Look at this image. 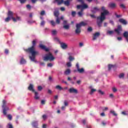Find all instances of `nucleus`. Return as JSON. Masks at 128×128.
Returning a JSON list of instances; mask_svg holds the SVG:
<instances>
[{"mask_svg": "<svg viewBox=\"0 0 128 128\" xmlns=\"http://www.w3.org/2000/svg\"><path fill=\"white\" fill-rule=\"evenodd\" d=\"M36 44V39H35L32 42V46L28 49H24V50L26 52L31 54L32 56H30V58L32 62H36V56L38 54V52L34 50V47Z\"/></svg>", "mask_w": 128, "mask_h": 128, "instance_id": "1", "label": "nucleus"}, {"mask_svg": "<svg viewBox=\"0 0 128 128\" xmlns=\"http://www.w3.org/2000/svg\"><path fill=\"white\" fill-rule=\"evenodd\" d=\"M54 16H56V22L54 21V20H52L50 21V23L52 24V26H56V24H60V18H58V16H60V12H58V8H56L54 12Z\"/></svg>", "mask_w": 128, "mask_h": 128, "instance_id": "2", "label": "nucleus"}, {"mask_svg": "<svg viewBox=\"0 0 128 128\" xmlns=\"http://www.w3.org/2000/svg\"><path fill=\"white\" fill-rule=\"evenodd\" d=\"M88 26V23H86L84 22H82L79 24H76V29L75 30V33L76 34H80L82 32L80 29L82 26Z\"/></svg>", "mask_w": 128, "mask_h": 128, "instance_id": "3", "label": "nucleus"}, {"mask_svg": "<svg viewBox=\"0 0 128 128\" xmlns=\"http://www.w3.org/2000/svg\"><path fill=\"white\" fill-rule=\"evenodd\" d=\"M54 60H56V58L50 52L46 54L45 56L43 57L44 62H54Z\"/></svg>", "mask_w": 128, "mask_h": 128, "instance_id": "4", "label": "nucleus"}, {"mask_svg": "<svg viewBox=\"0 0 128 128\" xmlns=\"http://www.w3.org/2000/svg\"><path fill=\"white\" fill-rule=\"evenodd\" d=\"M97 20V24L99 28H100L102 26V22L104 20H106V17L104 16V14H102V16H98L96 17Z\"/></svg>", "mask_w": 128, "mask_h": 128, "instance_id": "5", "label": "nucleus"}, {"mask_svg": "<svg viewBox=\"0 0 128 128\" xmlns=\"http://www.w3.org/2000/svg\"><path fill=\"white\" fill-rule=\"evenodd\" d=\"M8 18H12L14 22H16L17 20H20V17H16V18H14V12H12L10 10H9L8 12Z\"/></svg>", "mask_w": 128, "mask_h": 128, "instance_id": "6", "label": "nucleus"}, {"mask_svg": "<svg viewBox=\"0 0 128 128\" xmlns=\"http://www.w3.org/2000/svg\"><path fill=\"white\" fill-rule=\"evenodd\" d=\"M6 100H2V108H3V114L4 116L6 114V110H8V107H6Z\"/></svg>", "mask_w": 128, "mask_h": 128, "instance_id": "7", "label": "nucleus"}, {"mask_svg": "<svg viewBox=\"0 0 128 128\" xmlns=\"http://www.w3.org/2000/svg\"><path fill=\"white\" fill-rule=\"evenodd\" d=\"M101 10L103 12H101L100 16L103 14L104 16L106 18V16H108L110 14V12L108 10H106V8L104 6H102L101 8Z\"/></svg>", "mask_w": 128, "mask_h": 128, "instance_id": "8", "label": "nucleus"}, {"mask_svg": "<svg viewBox=\"0 0 128 128\" xmlns=\"http://www.w3.org/2000/svg\"><path fill=\"white\" fill-rule=\"evenodd\" d=\"M88 8V4H83L82 5H78L76 6V8L78 10H80L81 8V10H86V8Z\"/></svg>", "mask_w": 128, "mask_h": 128, "instance_id": "9", "label": "nucleus"}, {"mask_svg": "<svg viewBox=\"0 0 128 128\" xmlns=\"http://www.w3.org/2000/svg\"><path fill=\"white\" fill-rule=\"evenodd\" d=\"M76 68L79 74H84V68H80V64H78V63L76 64Z\"/></svg>", "mask_w": 128, "mask_h": 128, "instance_id": "10", "label": "nucleus"}, {"mask_svg": "<svg viewBox=\"0 0 128 128\" xmlns=\"http://www.w3.org/2000/svg\"><path fill=\"white\" fill-rule=\"evenodd\" d=\"M122 28L121 25H118L117 28L114 30V32H116L118 35L120 34V32H122Z\"/></svg>", "mask_w": 128, "mask_h": 128, "instance_id": "11", "label": "nucleus"}, {"mask_svg": "<svg viewBox=\"0 0 128 128\" xmlns=\"http://www.w3.org/2000/svg\"><path fill=\"white\" fill-rule=\"evenodd\" d=\"M63 28L64 30H69L70 29V25L68 24V21L66 20H64L63 22Z\"/></svg>", "mask_w": 128, "mask_h": 128, "instance_id": "12", "label": "nucleus"}, {"mask_svg": "<svg viewBox=\"0 0 128 128\" xmlns=\"http://www.w3.org/2000/svg\"><path fill=\"white\" fill-rule=\"evenodd\" d=\"M60 47L62 50H66V48H68V44H66V43L60 42Z\"/></svg>", "mask_w": 128, "mask_h": 128, "instance_id": "13", "label": "nucleus"}, {"mask_svg": "<svg viewBox=\"0 0 128 128\" xmlns=\"http://www.w3.org/2000/svg\"><path fill=\"white\" fill-rule=\"evenodd\" d=\"M97 12H100V8L98 7H94L91 9L92 14H96Z\"/></svg>", "mask_w": 128, "mask_h": 128, "instance_id": "14", "label": "nucleus"}, {"mask_svg": "<svg viewBox=\"0 0 128 128\" xmlns=\"http://www.w3.org/2000/svg\"><path fill=\"white\" fill-rule=\"evenodd\" d=\"M100 36V32H96L94 34H93V38H92V40H96L98 38V36Z\"/></svg>", "mask_w": 128, "mask_h": 128, "instance_id": "15", "label": "nucleus"}, {"mask_svg": "<svg viewBox=\"0 0 128 128\" xmlns=\"http://www.w3.org/2000/svg\"><path fill=\"white\" fill-rule=\"evenodd\" d=\"M39 48H42V50H44L45 52H50V49H48V48H46V46H44V45H43L42 44H40Z\"/></svg>", "mask_w": 128, "mask_h": 128, "instance_id": "16", "label": "nucleus"}, {"mask_svg": "<svg viewBox=\"0 0 128 128\" xmlns=\"http://www.w3.org/2000/svg\"><path fill=\"white\" fill-rule=\"evenodd\" d=\"M28 90L32 92H34L36 90L34 89V85L32 84H30L29 86L28 87Z\"/></svg>", "mask_w": 128, "mask_h": 128, "instance_id": "17", "label": "nucleus"}, {"mask_svg": "<svg viewBox=\"0 0 128 128\" xmlns=\"http://www.w3.org/2000/svg\"><path fill=\"white\" fill-rule=\"evenodd\" d=\"M69 92L70 94H78V90L74 88H70L69 89Z\"/></svg>", "mask_w": 128, "mask_h": 128, "instance_id": "18", "label": "nucleus"}, {"mask_svg": "<svg viewBox=\"0 0 128 128\" xmlns=\"http://www.w3.org/2000/svg\"><path fill=\"white\" fill-rule=\"evenodd\" d=\"M119 22L122 24H128V22L124 19L120 18L119 20Z\"/></svg>", "mask_w": 128, "mask_h": 128, "instance_id": "19", "label": "nucleus"}, {"mask_svg": "<svg viewBox=\"0 0 128 128\" xmlns=\"http://www.w3.org/2000/svg\"><path fill=\"white\" fill-rule=\"evenodd\" d=\"M116 6V5L114 3L112 2L108 4V7L111 8H114Z\"/></svg>", "mask_w": 128, "mask_h": 128, "instance_id": "20", "label": "nucleus"}, {"mask_svg": "<svg viewBox=\"0 0 128 128\" xmlns=\"http://www.w3.org/2000/svg\"><path fill=\"white\" fill-rule=\"evenodd\" d=\"M78 14L80 18H82V16L84 15V10L82 9H80V10L78 12Z\"/></svg>", "mask_w": 128, "mask_h": 128, "instance_id": "21", "label": "nucleus"}, {"mask_svg": "<svg viewBox=\"0 0 128 128\" xmlns=\"http://www.w3.org/2000/svg\"><path fill=\"white\" fill-rule=\"evenodd\" d=\"M34 93V98L35 100H38L40 98V96H38V92H33Z\"/></svg>", "mask_w": 128, "mask_h": 128, "instance_id": "22", "label": "nucleus"}, {"mask_svg": "<svg viewBox=\"0 0 128 128\" xmlns=\"http://www.w3.org/2000/svg\"><path fill=\"white\" fill-rule=\"evenodd\" d=\"M64 4H65V6H70V0H66V1H64Z\"/></svg>", "mask_w": 128, "mask_h": 128, "instance_id": "23", "label": "nucleus"}, {"mask_svg": "<svg viewBox=\"0 0 128 128\" xmlns=\"http://www.w3.org/2000/svg\"><path fill=\"white\" fill-rule=\"evenodd\" d=\"M56 90H64V88H62V87L60 85L56 86Z\"/></svg>", "mask_w": 128, "mask_h": 128, "instance_id": "24", "label": "nucleus"}, {"mask_svg": "<svg viewBox=\"0 0 128 128\" xmlns=\"http://www.w3.org/2000/svg\"><path fill=\"white\" fill-rule=\"evenodd\" d=\"M26 63V60H24V58H22L20 61V64H24Z\"/></svg>", "mask_w": 128, "mask_h": 128, "instance_id": "25", "label": "nucleus"}, {"mask_svg": "<svg viewBox=\"0 0 128 128\" xmlns=\"http://www.w3.org/2000/svg\"><path fill=\"white\" fill-rule=\"evenodd\" d=\"M70 74V69H67L65 72H64V74H66V76H68Z\"/></svg>", "mask_w": 128, "mask_h": 128, "instance_id": "26", "label": "nucleus"}, {"mask_svg": "<svg viewBox=\"0 0 128 128\" xmlns=\"http://www.w3.org/2000/svg\"><path fill=\"white\" fill-rule=\"evenodd\" d=\"M32 126L34 128H36L38 126V122L35 121L32 122Z\"/></svg>", "mask_w": 128, "mask_h": 128, "instance_id": "27", "label": "nucleus"}, {"mask_svg": "<svg viewBox=\"0 0 128 128\" xmlns=\"http://www.w3.org/2000/svg\"><path fill=\"white\" fill-rule=\"evenodd\" d=\"M114 66H116L112 65V64H109L108 65V70H112V68H114Z\"/></svg>", "mask_w": 128, "mask_h": 128, "instance_id": "28", "label": "nucleus"}, {"mask_svg": "<svg viewBox=\"0 0 128 128\" xmlns=\"http://www.w3.org/2000/svg\"><path fill=\"white\" fill-rule=\"evenodd\" d=\"M114 30H108L107 31V34H110V36H112V34H114Z\"/></svg>", "mask_w": 128, "mask_h": 128, "instance_id": "29", "label": "nucleus"}, {"mask_svg": "<svg viewBox=\"0 0 128 128\" xmlns=\"http://www.w3.org/2000/svg\"><path fill=\"white\" fill-rule=\"evenodd\" d=\"M123 36H124V38H128V32H125L124 33Z\"/></svg>", "mask_w": 128, "mask_h": 128, "instance_id": "30", "label": "nucleus"}, {"mask_svg": "<svg viewBox=\"0 0 128 128\" xmlns=\"http://www.w3.org/2000/svg\"><path fill=\"white\" fill-rule=\"evenodd\" d=\"M110 114H113V116H118V114L116 113V112H114V110H110Z\"/></svg>", "mask_w": 128, "mask_h": 128, "instance_id": "31", "label": "nucleus"}, {"mask_svg": "<svg viewBox=\"0 0 128 128\" xmlns=\"http://www.w3.org/2000/svg\"><path fill=\"white\" fill-rule=\"evenodd\" d=\"M52 34L53 36H56L58 34V32L56 30H53L52 31Z\"/></svg>", "mask_w": 128, "mask_h": 128, "instance_id": "32", "label": "nucleus"}, {"mask_svg": "<svg viewBox=\"0 0 128 128\" xmlns=\"http://www.w3.org/2000/svg\"><path fill=\"white\" fill-rule=\"evenodd\" d=\"M64 0H59V1L58 2V6H60V4H64Z\"/></svg>", "mask_w": 128, "mask_h": 128, "instance_id": "33", "label": "nucleus"}, {"mask_svg": "<svg viewBox=\"0 0 128 128\" xmlns=\"http://www.w3.org/2000/svg\"><path fill=\"white\" fill-rule=\"evenodd\" d=\"M94 92H96V90L94 88L91 89L90 94H92Z\"/></svg>", "mask_w": 128, "mask_h": 128, "instance_id": "34", "label": "nucleus"}, {"mask_svg": "<svg viewBox=\"0 0 128 128\" xmlns=\"http://www.w3.org/2000/svg\"><path fill=\"white\" fill-rule=\"evenodd\" d=\"M124 73H122L119 75L120 78H124Z\"/></svg>", "mask_w": 128, "mask_h": 128, "instance_id": "35", "label": "nucleus"}, {"mask_svg": "<svg viewBox=\"0 0 128 128\" xmlns=\"http://www.w3.org/2000/svg\"><path fill=\"white\" fill-rule=\"evenodd\" d=\"M10 17H7L6 19H5V22H10Z\"/></svg>", "mask_w": 128, "mask_h": 128, "instance_id": "36", "label": "nucleus"}, {"mask_svg": "<svg viewBox=\"0 0 128 128\" xmlns=\"http://www.w3.org/2000/svg\"><path fill=\"white\" fill-rule=\"evenodd\" d=\"M45 24H46V22H44V20H42L40 24L41 26H44Z\"/></svg>", "mask_w": 128, "mask_h": 128, "instance_id": "37", "label": "nucleus"}, {"mask_svg": "<svg viewBox=\"0 0 128 128\" xmlns=\"http://www.w3.org/2000/svg\"><path fill=\"white\" fill-rule=\"evenodd\" d=\"M7 117H8V120H12V115L8 114Z\"/></svg>", "mask_w": 128, "mask_h": 128, "instance_id": "38", "label": "nucleus"}, {"mask_svg": "<svg viewBox=\"0 0 128 128\" xmlns=\"http://www.w3.org/2000/svg\"><path fill=\"white\" fill-rule=\"evenodd\" d=\"M98 92H99V94H102V96H103V94H104V92H102V90H98Z\"/></svg>", "mask_w": 128, "mask_h": 128, "instance_id": "39", "label": "nucleus"}, {"mask_svg": "<svg viewBox=\"0 0 128 128\" xmlns=\"http://www.w3.org/2000/svg\"><path fill=\"white\" fill-rule=\"evenodd\" d=\"M40 14V16H44L46 14V12L44 10L41 11Z\"/></svg>", "mask_w": 128, "mask_h": 128, "instance_id": "40", "label": "nucleus"}, {"mask_svg": "<svg viewBox=\"0 0 128 128\" xmlns=\"http://www.w3.org/2000/svg\"><path fill=\"white\" fill-rule=\"evenodd\" d=\"M76 12L75 11H72V16H76Z\"/></svg>", "mask_w": 128, "mask_h": 128, "instance_id": "41", "label": "nucleus"}, {"mask_svg": "<svg viewBox=\"0 0 128 128\" xmlns=\"http://www.w3.org/2000/svg\"><path fill=\"white\" fill-rule=\"evenodd\" d=\"M88 32H92V27H89L88 28Z\"/></svg>", "mask_w": 128, "mask_h": 128, "instance_id": "42", "label": "nucleus"}, {"mask_svg": "<svg viewBox=\"0 0 128 128\" xmlns=\"http://www.w3.org/2000/svg\"><path fill=\"white\" fill-rule=\"evenodd\" d=\"M74 60V58H72V56H69V60L70 62H72V60Z\"/></svg>", "mask_w": 128, "mask_h": 128, "instance_id": "43", "label": "nucleus"}, {"mask_svg": "<svg viewBox=\"0 0 128 128\" xmlns=\"http://www.w3.org/2000/svg\"><path fill=\"white\" fill-rule=\"evenodd\" d=\"M90 16L92 18H96V16L94 14H90Z\"/></svg>", "mask_w": 128, "mask_h": 128, "instance_id": "44", "label": "nucleus"}, {"mask_svg": "<svg viewBox=\"0 0 128 128\" xmlns=\"http://www.w3.org/2000/svg\"><path fill=\"white\" fill-rule=\"evenodd\" d=\"M19 2H20V4H24L26 2V0H18Z\"/></svg>", "mask_w": 128, "mask_h": 128, "instance_id": "45", "label": "nucleus"}, {"mask_svg": "<svg viewBox=\"0 0 128 128\" xmlns=\"http://www.w3.org/2000/svg\"><path fill=\"white\" fill-rule=\"evenodd\" d=\"M38 90L40 92V90H42V86H38Z\"/></svg>", "mask_w": 128, "mask_h": 128, "instance_id": "46", "label": "nucleus"}, {"mask_svg": "<svg viewBox=\"0 0 128 128\" xmlns=\"http://www.w3.org/2000/svg\"><path fill=\"white\" fill-rule=\"evenodd\" d=\"M8 52H9V50L8 49H5L4 50V53L6 54H8Z\"/></svg>", "mask_w": 128, "mask_h": 128, "instance_id": "47", "label": "nucleus"}, {"mask_svg": "<svg viewBox=\"0 0 128 128\" xmlns=\"http://www.w3.org/2000/svg\"><path fill=\"white\" fill-rule=\"evenodd\" d=\"M42 118H43V120H46V114H44L42 116Z\"/></svg>", "mask_w": 128, "mask_h": 128, "instance_id": "48", "label": "nucleus"}, {"mask_svg": "<svg viewBox=\"0 0 128 128\" xmlns=\"http://www.w3.org/2000/svg\"><path fill=\"white\" fill-rule=\"evenodd\" d=\"M66 65H67V66H68V68H70L72 66V63H70V62H68L67 63Z\"/></svg>", "mask_w": 128, "mask_h": 128, "instance_id": "49", "label": "nucleus"}, {"mask_svg": "<svg viewBox=\"0 0 128 128\" xmlns=\"http://www.w3.org/2000/svg\"><path fill=\"white\" fill-rule=\"evenodd\" d=\"M112 91L114 92H118V90L116 88H113Z\"/></svg>", "mask_w": 128, "mask_h": 128, "instance_id": "50", "label": "nucleus"}, {"mask_svg": "<svg viewBox=\"0 0 128 128\" xmlns=\"http://www.w3.org/2000/svg\"><path fill=\"white\" fill-rule=\"evenodd\" d=\"M26 8H27L28 9V10H30V8H32V6H30V4H28V5H26Z\"/></svg>", "mask_w": 128, "mask_h": 128, "instance_id": "51", "label": "nucleus"}, {"mask_svg": "<svg viewBox=\"0 0 128 128\" xmlns=\"http://www.w3.org/2000/svg\"><path fill=\"white\" fill-rule=\"evenodd\" d=\"M64 104L65 106H68V102L64 101Z\"/></svg>", "mask_w": 128, "mask_h": 128, "instance_id": "52", "label": "nucleus"}, {"mask_svg": "<svg viewBox=\"0 0 128 128\" xmlns=\"http://www.w3.org/2000/svg\"><path fill=\"white\" fill-rule=\"evenodd\" d=\"M122 114L124 116H128V114L126 112V111L122 112Z\"/></svg>", "mask_w": 128, "mask_h": 128, "instance_id": "53", "label": "nucleus"}, {"mask_svg": "<svg viewBox=\"0 0 128 128\" xmlns=\"http://www.w3.org/2000/svg\"><path fill=\"white\" fill-rule=\"evenodd\" d=\"M48 66L50 67V68H52V63H48L47 65Z\"/></svg>", "mask_w": 128, "mask_h": 128, "instance_id": "54", "label": "nucleus"}, {"mask_svg": "<svg viewBox=\"0 0 128 128\" xmlns=\"http://www.w3.org/2000/svg\"><path fill=\"white\" fill-rule=\"evenodd\" d=\"M38 0H31L32 4H36Z\"/></svg>", "mask_w": 128, "mask_h": 128, "instance_id": "55", "label": "nucleus"}, {"mask_svg": "<svg viewBox=\"0 0 128 128\" xmlns=\"http://www.w3.org/2000/svg\"><path fill=\"white\" fill-rule=\"evenodd\" d=\"M120 8H126V6L124 4H121L120 5Z\"/></svg>", "mask_w": 128, "mask_h": 128, "instance_id": "56", "label": "nucleus"}, {"mask_svg": "<svg viewBox=\"0 0 128 128\" xmlns=\"http://www.w3.org/2000/svg\"><path fill=\"white\" fill-rule=\"evenodd\" d=\"M60 10H62V12H64V10H66V8H64V7H61Z\"/></svg>", "mask_w": 128, "mask_h": 128, "instance_id": "57", "label": "nucleus"}, {"mask_svg": "<svg viewBox=\"0 0 128 128\" xmlns=\"http://www.w3.org/2000/svg\"><path fill=\"white\" fill-rule=\"evenodd\" d=\"M41 104H46V101H44V100H42L41 101Z\"/></svg>", "mask_w": 128, "mask_h": 128, "instance_id": "58", "label": "nucleus"}, {"mask_svg": "<svg viewBox=\"0 0 128 128\" xmlns=\"http://www.w3.org/2000/svg\"><path fill=\"white\" fill-rule=\"evenodd\" d=\"M8 126H9L8 128H14V126H12V124H8Z\"/></svg>", "mask_w": 128, "mask_h": 128, "instance_id": "59", "label": "nucleus"}, {"mask_svg": "<svg viewBox=\"0 0 128 128\" xmlns=\"http://www.w3.org/2000/svg\"><path fill=\"white\" fill-rule=\"evenodd\" d=\"M61 110H66V106H62Z\"/></svg>", "mask_w": 128, "mask_h": 128, "instance_id": "60", "label": "nucleus"}, {"mask_svg": "<svg viewBox=\"0 0 128 128\" xmlns=\"http://www.w3.org/2000/svg\"><path fill=\"white\" fill-rule=\"evenodd\" d=\"M78 84H80V82H82L80 81V80H78L76 82Z\"/></svg>", "mask_w": 128, "mask_h": 128, "instance_id": "61", "label": "nucleus"}, {"mask_svg": "<svg viewBox=\"0 0 128 128\" xmlns=\"http://www.w3.org/2000/svg\"><path fill=\"white\" fill-rule=\"evenodd\" d=\"M100 116H106V114H104V112H102L100 114Z\"/></svg>", "mask_w": 128, "mask_h": 128, "instance_id": "62", "label": "nucleus"}, {"mask_svg": "<svg viewBox=\"0 0 128 128\" xmlns=\"http://www.w3.org/2000/svg\"><path fill=\"white\" fill-rule=\"evenodd\" d=\"M48 94H52V90H48Z\"/></svg>", "mask_w": 128, "mask_h": 128, "instance_id": "63", "label": "nucleus"}, {"mask_svg": "<svg viewBox=\"0 0 128 128\" xmlns=\"http://www.w3.org/2000/svg\"><path fill=\"white\" fill-rule=\"evenodd\" d=\"M42 128H46V124H44L42 126Z\"/></svg>", "mask_w": 128, "mask_h": 128, "instance_id": "64", "label": "nucleus"}]
</instances>
